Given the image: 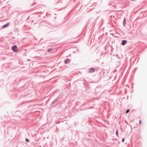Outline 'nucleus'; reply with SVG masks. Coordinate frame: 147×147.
I'll return each mask as SVG.
<instances>
[{"mask_svg": "<svg viewBox=\"0 0 147 147\" xmlns=\"http://www.w3.org/2000/svg\"><path fill=\"white\" fill-rule=\"evenodd\" d=\"M12 49L13 51L15 52H17L18 51L17 47L16 46H14L12 47Z\"/></svg>", "mask_w": 147, "mask_h": 147, "instance_id": "obj_1", "label": "nucleus"}, {"mask_svg": "<svg viewBox=\"0 0 147 147\" xmlns=\"http://www.w3.org/2000/svg\"><path fill=\"white\" fill-rule=\"evenodd\" d=\"M95 69L94 68H91L89 70L88 72L89 73H92L94 72Z\"/></svg>", "mask_w": 147, "mask_h": 147, "instance_id": "obj_2", "label": "nucleus"}, {"mask_svg": "<svg viewBox=\"0 0 147 147\" xmlns=\"http://www.w3.org/2000/svg\"><path fill=\"white\" fill-rule=\"evenodd\" d=\"M9 24H10V23H7V24L3 25L2 26V28H5L8 27L9 25Z\"/></svg>", "mask_w": 147, "mask_h": 147, "instance_id": "obj_3", "label": "nucleus"}, {"mask_svg": "<svg viewBox=\"0 0 147 147\" xmlns=\"http://www.w3.org/2000/svg\"><path fill=\"white\" fill-rule=\"evenodd\" d=\"M126 42V40H123L121 43V44L122 45H123L125 44Z\"/></svg>", "mask_w": 147, "mask_h": 147, "instance_id": "obj_4", "label": "nucleus"}, {"mask_svg": "<svg viewBox=\"0 0 147 147\" xmlns=\"http://www.w3.org/2000/svg\"><path fill=\"white\" fill-rule=\"evenodd\" d=\"M69 62V59H67L65 61V63H68Z\"/></svg>", "mask_w": 147, "mask_h": 147, "instance_id": "obj_5", "label": "nucleus"}, {"mask_svg": "<svg viewBox=\"0 0 147 147\" xmlns=\"http://www.w3.org/2000/svg\"><path fill=\"white\" fill-rule=\"evenodd\" d=\"M129 111V109H127L126 111V113H128Z\"/></svg>", "mask_w": 147, "mask_h": 147, "instance_id": "obj_6", "label": "nucleus"}, {"mask_svg": "<svg viewBox=\"0 0 147 147\" xmlns=\"http://www.w3.org/2000/svg\"><path fill=\"white\" fill-rule=\"evenodd\" d=\"M118 130L117 129V131H116V135H117V136H118Z\"/></svg>", "mask_w": 147, "mask_h": 147, "instance_id": "obj_7", "label": "nucleus"}, {"mask_svg": "<svg viewBox=\"0 0 147 147\" xmlns=\"http://www.w3.org/2000/svg\"><path fill=\"white\" fill-rule=\"evenodd\" d=\"M124 140H125V139L124 138L122 140V142H124Z\"/></svg>", "mask_w": 147, "mask_h": 147, "instance_id": "obj_8", "label": "nucleus"}, {"mask_svg": "<svg viewBox=\"0 0 147 147\" xmlns=\"http://www.w3.org/2000/svg\"><path fill=\"white\" fill-rule=\"evenodd\" d=\"M139 123L140 124L141 123V121L140 120L139 121Z\"/></svg>", "mask_w": 147, "mask_h": 147, "instance_id": "obj_9", "label": "nucleus"}, {"mask_svg": "<svg viewBox=\"0 0 147 147\" xmlns=\"http://www.w3.org/2000/svg\"><path fill=\"white\" fill-rule=\"evenodd\" d=\"M26 140L27 142H29V141L27 139H26Z\"/></svg>", "mask_w": 147, "mask_h": 147, "instance_id": "obj_10", "label": "nucleus"}, {"mask_svg": "<svg viewBox=\"0 0 147 147\" xmlns=\"http://www.w3.org/2000/svg\"><path fill=\"white\" fill-rule=\"evenodd\" d=\"M124 20H125V18L124 19Z\"/></svg>", "mask_w": 147, "mask_h": 147, "instance_id": "obj_11", "label": "nucleus"}]
</instances>
